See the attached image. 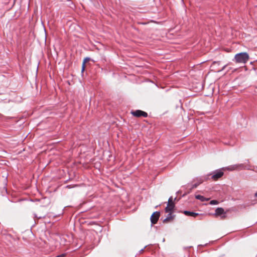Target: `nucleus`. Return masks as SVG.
Returning a JSON list of instances; mask_svg holds the SVG:
<instances>
[{
  "label": "nucleus",
  "instance_id": "nucleus-10",
  "mask_svg": "<svg viewBox=\"0 0 257 257\" xmlns=\"http://www.w3.org/2000/svg\"><path fill=\"white\" fill-rule=\"evenodd\" d=\"M204 181V180L202 179H199V181H198V182L196 183H195L194 184H193L191 187V188L190 189V191H188V193H190L191 190L194 189V188H197L200 184H201Z\"/></svg>",
  "mask_w": 257,
  "mask_h": 257
},
{
  "label": "nucleus",
  "instance_id": "nucleus-9",
  "mask_svg": "<svg viewBox=\"0 0 257 257\" xmlns=\"http://www.w3.org/2000/svg\"><path fill=\"white\" fill-rule=\"evenodd\" d=\"M183 213L187 216H191L194 217L197 216L199 215V214L197 213H195L193 212H190L188 211H184Z\"/></svg>",
  "mask_w": 257,
  "mask_h": 257
},
{
  "label": "nucleus",
  "instance_id": "nucleus-8",
  "mask_svg": "<svg viewBox=\"0 0 257 257\" xmlns=\"http://www.w3.org/2000/svg\"><path fill=\"white\" fill-rule=\"evenodd\" d=\"M175 215H173L171 212H169L167 217L163 221L164 223L172 222L174 219Z\"/></svg>",
  "mask_w": 257,
  "mask_h": 257
},
{
  "label": "nucleus",
  "instance_id": "nucleus-2",
  "mask_svg": "<svg viewBox=\"0 0 257 257\" xmlns=\"http://www.w3.org/2000/svg\"><path fill=\"white\" fill-rule=\"evenodd\" d=\"M131 114L137 117H147L148 116V113L146 112L142 111L141 110H136L135 111H132Z\"/></svg>",
  "mask_w": 257,
  "mask_h": 257
},
{
  "label": "nucleus",
  "instance_id": "nucleus-3",
  "mask_svg": "<svg viewBox=\"0 0 257 257\" xmlns=\"http://www.w3.org/2000/svg\"><path fill=\"white\" fill-rule=\"evenodd\" d=\"M175 207V204L173 201L172 197L169 198L167 207L165 208L166 212H171Z\"/></svg>",
  "mask_w": 257,
  "mask_h": 257
},
{
  "label": "nucleus",
  "instance_id": "nucleus-6",
  "mask_svg": "<svg viewBox=\"0 0 257 257\" xmlns=\"http://www.w3.org/2000/svg\"><path fill=\"white\" fill-rule=\"evenodd\" d=\"M223 174L224 173L222 171L220 170H217L212 174L211 178L214 181H216L221 178L223 175Z\"/></svg>",
  "mask_w": 257,
  "mask_h": 257
},
{
  "label": "nucleus",
  "instance_id": "nucleus-11",
  "mask_svg": "<svg viewBox=\"0 0 257 257\" xmlns=\"http://www.w3.org/2000/svg\"><path fill=\"white\" fill-rule=\"evenodd\" d=\"M195 198L197 199H199V200H201V201H208L209 200V198H206L204 196H201L200 195H196Z\"/></svg>",
  "mask_w": 257,
  "mask_h": 257
},
{
  "label": "nucleus",
  "instance_id": "nucleus-14",
  "mask_svg": "<svg viewBox=\"0 0 257 257\" xmlns=\"http://www.w3.org/2000/svg\"><path fill=\"white\" fill-rule=\"evenodd\" d=\"M85 65H84V64H82V70H81L82 72H84V71L85 70Z\"/></svg>",
  "mask_w": 257,
  "mask_h": 257
},
{
  "label": "nucleus",
  "instance_id": "nucleus-7",
  "mask_svg": "<svg viewBox=\"0 0 257 257\" xmlns=\"http://www.w3.org/2000/svg\"><path fill=\"white\" fill-rule=\"evenodd\" d=\"M242 164L231 165L228 167L222 168L223 170L233 171L237 170L239 167H242Z\"/></svg>",
  "mask_w": 257,
  "mask_h": 257
},
{
  "label": "nucleus",
  "instance_id": "nucleus-15",
  "mask_svg": "<svg viewBox=\"0 0 257 257\" xmlns=\"http://www.w3.org/2000/svg\"><path fill=\"white\" fill-rule=\"evenodd\" d=\"M254 195H255V197H257V191H256V192L255 193Z\"/></svg>",
  "mask_w": 257,
  "mask_h": 257
},
{
  "label": "nucleus",
  "instance_id": "nucleus-1",
  "mask_svg": "<svg viewBox=\"0 0 257 257\" xmlns=\"http://www.w3.org/2000/svg\"><path fill=\"white\" fill-rule=\"evenodd\" d=\"M249 55L246 52L236 54L234 56V61L236 63H246L249 60Z\"/></svg>",
  "mask_w": 257,
  "mask_h": 257
},
{
  "label": "nucleus",
  "instance_id": "nucleus-16",
  "mask_svg": "<svg viewBox=\"0 0 257 257\" xmlns=\"http://www.w3.org/2000/svg\"><path fill=\"white\" fill-rule=\"evenodd\" d=\"M225 67H226V66H224L223 67V68H222V70H223V69L225 68Z\"/></svg>",
  "mask_w": 257,
  "mask_h": 257
},
{
  "label": "nucleus",
  "instance_id": "nucleus-12",
  "mask_svg": "<svg viewBox=\"0 0 257 257\" xmlns=\"http://www.w3.org/2000/svg\"><path fill=\"white\" fill-rule=\"evenodd\" d=\"M218 201H217V200H211L210 202V204L211 205H216V204H218Z\"/></svg>",
  "mask_w": 257,
  "mask_h": 257
},
{
  "label": "nucleus",
  "instance_id": "nucleus-4",
  "mask_svg": "<svg viewBox=\"0 0 257 257\" xmlns=\"http://www.w3.org/2000/svg\"><path fill=\"white\" fill-rule=\"evenodd\" d=\"M225 212L224 210V209L221 207H218L216 209L215 212L214 214V216L215 217H217L218 216H221V219H224L226 217V216L224 215Z\"/></svg>",
  "mask_w": 257,
  "mask_h": 257
},
{
  "label": "nucleus",
  "instance_id": "nucleus-13",
  "mask_svg": "<svg viewBox=\"0 0 257 257\" xmlns=\"http://www.w3.org/2000/svg\"><path fill=\"white\" fill-rule=\"evenodd\" d=\"M90 59L89 58H85L83 61L82 64H84L85 65V63L87 62L88 61H89Z\"/></svg>",
  "mask_w": 257,
  "mask_h": 257
},
{
  "label": "nucleus",
  "instance_id": "nucleus-5",
  "mask_svg": "<svg viewBox=\"0 0 257 257\" xmlns=\"http://www.w3.org/2000/svg\"><path fill=\"white\" fill-rule=\"evenodd\" d=\"M160 216V213L158 211L154 212L151 216V221L152 224H155L157 223Z\"/></svg>",
  "mask_w": 257,
  "mask_h": 257
}]
</instances>
